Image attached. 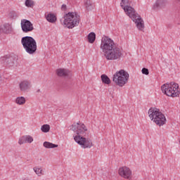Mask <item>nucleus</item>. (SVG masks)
I'll return each instance as SVG.
<instances>
[{"mask_svg":"<svg viewBox=\"0 0 180 180\" xmlns=\"http://www.w3.org/2000/svg\"><path fill=\"white\" fill-rule=\"evenodd\" d=\"M101 49L104 57L108 60H118L122 57V49L115 44V41L109 37H104L101 39Z\"/></svg>","mask_w":180,"mask_h":180,"instance_id":"f257e3e1","label":"nucleus"},{"mask_svg":"<svg viewBox=\"0 0 180 180\" xmlns=\"http://www.w3.org/2000/svg\"><path fill=\"white\" fill-rule=\"evenodd\" d=\"M71 129L73 131H76L77 135L73 136L74 140L82 148H91L94 146L92 140L89 138V131L85 124L77 122L73 124Z\"/></svg>","mask_w":180,"mask_h":180,"instance_id":"f03ea898","label":"nucleus"},{"mask_svg":"<svg viewBox=\"0 0 180 180\" xmlns=\"http://www.w3.org/2000/svg\"><path fill=\"white\" fill-rule=\"evenodd\" d=\"M121 6L124 9L125 13L129 16V18L134 22L136 25L137 29L139 30H143L144 29V21L141 17L134 11L133 7L130 6V3L129 0H121Z\"/></svg>","mask_w":180,"mask_h":180,"instance_id":"7ed1b4c3","label":"nucleus"},{"mask_svg":"<svg viewBox=\"0 0 180 180\" xmlns=\"http://www.w3.org/2000/svg\"><path fill=\"white\" fill-rule=\"evenodd\" d=\"M161 89L162 92L167 96H170L171 98H178L179 96V84L174 82L162 84Z\"/></svg>","mask_w":180,"mask_h":180,"instance_id":"20e7f679","label":"nucleus"},{"mask_svg":"<svg viewBox=\"0 0 180 180\" xmlns=\"http://www.w3.org/2000/svg\"><path fill=\"white\" fill-rule=\"evenodd\" d=\"M63 18V25L68 29H74V27L79 25V20H81V17L75 12L68 13L64 15Z\"/></svg>","mask_w":180,"mask_h":180,"instance_id":"39448f33","label":"nucleus"},{"mask_svg":"<svg viewBox=\"0 0 180 180\" xmlns=\"http://www.w3.org/2000/svg\"><path fill=\"white\" fill-rule=\"evenodd\" d=\"M21 44L28 54H34L37 51V43L32 37H23L21 39Z\"/></svg>","mask_w":180,"mask_h":180,"instance_id":"423d86ee","label":"nucleus"},{"mask_svg":"<svg viewBox=\"0 0 180 180\" xmlns=\"http://www.w3.org/2000/svg\"><path fill=\"white\" fill-rule=\"evenodd\" d=\"M129 73L124 70L117 71L112 76V81L118 86H124L129 81Z\"/></svg>","mask_w":180,"mask_h":180,"instance_id":"0eeeda50","label":"nucleus"},{"mask_svg":"<svg viewBox=\"0 0 180 180\" xmlns=\"http://www.w3.org/2000/svg\"><path fill=\"white\" fill-rule=\"evenodd\" d=\"M21 29L23 33H30V32H33V30H34L32 22L25 19L21 20Z\"/></svg>","mask_w":180,"mask_h":180,"instance_id":"6e6552de","label":"nucleus"},{"mask_svg":"<svg viewBox=\"0 0 180 180\" xmlns=\"http://www.w3.org/2000/svg\"><path fill=\"white\" fill-rule=\"evenodd\" d=\"M118 174L125 179H131V170L127 167H122L120 168Z\"/></svg>","mask_w":180,"mask_h":180,"instance_id":"1a4fd4ad","label":"nucleus"},{"mask_svg":"<svg viewBox=\"0 0 180 180\" xmlns=\"http://www.w3.org/2000/svg\"><path fill=\"white\" fill-rule=\"evenodd\" d=\"M13 30L12 25L9 23H6L0 26V33L10 34V33H12Z\"/></svg>","mask_w":180,"mask_h":180,"instance_id":"9d476101","label":"nucleus"},{"mask_svg":"<svg viewBox=\"0 0 180 180\" xmlns=\"http://www.w3.org/2000/svg\"><path fill=\"white\" fill-rule=\"evenodd\" d=\"M167 6V1L165 0H158L153 6L155 11H158L160 9H164Z\"/></svg>","mask_w":180,"mask_h":180,"instance_id":"9b49d317","label":"nucleus"},{"mask_svg":"<svg viewBox=\"0 0 180 180\" xmlns=\"http://www.w3.org/2000/svg\"><path fill=\"white\" fill-rule=\"evenodd\" d=\"M19 86L21 92H26V91H29L32 88V84L29 81L24 80L20 83Z\"/></svg>","mask_w":180,"mask_h":180,"instance_id":"f8f14e48","label":"nucleus"},{"mask_svg":"<svg viewBox=\"0 0 180 180\" xmlns=\"http://www.w3.org/2000/svg\"><path fill=\"white\" fill-rule=\"evenodd\" d=\"M84 8L88 12H89V11L95 9V3H94L92 0H84Z\"/></svg>","mask_w":180,"mask_h":180,"instance_id":"ddd939ff","label":"nucleus"},{"mask_svg":"<svg viewBox=\"0 0 180 180\" xmlns=\"http://www.w3.org/2000/svg\"><path fill=\"white\" fill-rule=\"evenodd\" d=\"M56 74L58 77H70L71 75V72L67 69H58L56 70Z\"/></svg>","mask_w":180,"mask_h":180,"instance_id":"4468645a","label":"nucleus"},{"mask_svg":"<svg viewBox=\"0 0 180 180\" xmlns=\"http://www.w3.org/2000/svg\"><path fill=\"white\" fill-rule=\"evenodd\" d=\"M32 141H33V137H32L31 136L27 135L21 137L18 141V143L20 145H22V144H25V143H30Z\"/></svg>","mask_w":180,"mask_h":180,"instance_id":"2eb2a0df","label":"nucleus"},{"mask_svg":"<svg viewBox=\"0 0 180 180\" xmlns=\"http://www.w3.org/2000/svg\"><path fill=\"white\" fill-rule=\"evenodd\" d=\"M159 111L160 110L155 108H151L149 109L148 115L150 120H154L155 117L156 116Z\"/></svg>","mask_w":180,"mask_h":180,"instance_id":"dca6fc26","label":"nucleus"},{"mask_svg":"<svg viewBox=\"0 0 180 180\" xmlns=\"http://www.w3.org/2000/svg\"><path fill=\"white\" fill-rule=\"evenodd\" d=\"M46 19L50 23H55L57 20V17L53 13H49L46 15Z\"/></svg>","mask_w":180,"mask_h":180,"instance_id":"f3484780","label":"nucleus"},{"mask_svg":"<svg viewBox=\"0 0 180 180\" xmlns=\"http://www.w3.org/2000/svg\"><path fill=\"white\" fill-rule=\"evenodd\" d=\"M167 122V119L165 118V115H163V119L161 117H159L157 120H155V124L158 126H164V124Z\"/></svg>","mask_w":180,"mask_h":180,"instance_id":"a211bd4d","label":"nucleus"},{"mask_svg":"<svg viewBox=\"0 0 180 180\" xmlns=\"http://www.w3.org/2000/svg\"><path fill=\"white\" fill-rule=\"evenodd\" d=\"M89 43H91V44L95 42V40L96 39V34L95 32H90L88 34L87 37Z\"/></svg>","mask_w":180,"mask_h":180,"instance_id":"6ab92c4d","label":"nucleus"},{"mask_svg":"<svg viewBox=\"0 0 180 180\" xmlns=\"http://www.w3.org/2000/svg\"><path fill=\"white\" fill-rule=\"evenodd\" d=\"M15 103H17V105H25V103H26V98L23 96L17 97Z\"/></svg>","mask_w":180,"mask_h":180,"instance_id":"aec40b11","label":"nucleus"},{"mask_svg":"<svg viewBox=\"0 0 180 180\" xmlns=\"http://www.w3.org/2000/svg\"><path fill=\"white\" fill-rule=\"evenodd\" d=\"M3 60H5V62L9 65V67H13L15 63V59L13 57H9L7 58H3Z\"/></svg>","mask_w":180,"mask_h":180,"instance_id":"412c9836","label":"nucleus"},{"mask_svg":"<svg viewBox=\"0 0 180 180\" xmlns=\"http://www.w3.org/2000/svg\"><path fill=\"white\" fill-rule=\"evenodd\" d=\"M44 147H45V148H57V147H58V145H56L53 143L45 141L44 143Z\"/></svg>","mask_w":180,"mask_h":180,"instance_id":"4be33fe9","label":"nucleus"},{"mask_svg":"<svg viewBox=\"0 0 180 180\" xmlns=\"http://www.w3.org/2000/svg\"><path fill=\"white\" fill-rule=\"evenodd\" d=\"M101 81L103 84H105L106 85H109V84H110V79L106 75H101Z\"/></svg>","mask_w":180,"mask_h":180,"instance_id":"5701e85b","label":"nucleus"},{"mask_svg":"<svg viewBox=\"0 0 180 180\" xmlns=\"http://www.w3.org/2000/svg\"><path fill=\"white\" fill-rule=\"evenodd\" d=\"M41 131L43 133H49L50 131V125L49 124H44L41 127Z\"/></svg>","mask_w":180,"mask_h":180,"instance_id":"b1692460","label":"nucleus"},{"mask_svg":"<svg viewBox=\"0 0 180 180\" xmlns=\"http://www.w3.org/2000/svg\"><path fill=\"white\" fill-rule=\"evenodd\" d=\"M33 170L34 171L35 174L38 175V176H41V175H43V169H41V168L34 167Z\"/></svg>","mask_w":180,"mask_h":180,"instance_id":"393cba45","label":"nucleus"},{"mask_svg":"<svg viewBox=\"0 0 180 180\" xmlns=\"http://www.w3.org/2000/svg\"><path fill=\"white\" fill-rule=\"evenodd\" d=\"M25 6L27 8H33V6H34V2L32 0H26Z\"/></svg>","mask_w":180,"mask_h":180,"instance_id":"a878e982","label":"nucleus"},{"mask_svg":"<svg viewBox=\"0 0 180 180\" xmlns=\"http://www.w3.org/2000/svg\"><path fill=\"white\" fill-rule=\"evenodd\" d=\"M159 117H161V119H164V114L159 111L157 115H155V118L153 120L154 123H155V120H157Z\"/></svg>","mask_w":180,"mask_h":180,"instance_id":"bb28decb","label":"nucleus"},{"mask_svg":"<svg viewBox=\"0 0 180 180\" xmlns=\"http://www.w3.org/2000/svg\"><path fill=\"white\" fill-rule=\"evenodd\" d=\"M9 16L11 19H16L18 18V15L13 11L10 13Z\"/></svg>","mask_w":180,"mask_h":180,"instance_id":"cd10ccee","label":"nucleus"},{"mask_svg":"<svg viewBox=\"0 0 180 180\" xmlns=\"http://www.w3.org/2000/svg\"><path fill=\"white\" fill-rule=\"evenodd\" d=\"M141 72H142V74H143L144 75H148L150 74V72L146 68H142Z\"/></svg>","mask_w":180,"mask_h":180,"instance_id":"c85d7f7f","label":"nucleus"},{"mask_svg":"<svg viewBox=\"0 0 180 180\" xmlns=\"http://www.w3.org/2000/svg\"><path fill=\"white\" fill-rule=\"evenodd\" d=\"M61 10L62 11H67V5L63 4L61 6Z\"/></svg>","mask_w":180,"mask_h":180,"instance_id":"c756f323","label":"nucleus"},{"mask_svg":"<svg viewBox=\"0 0 180 180\" xmlns=\"http://www.w3.org/2000/svg\"><path fill=\"white\" fill-rule=\"evenodd\" d=\"M179 2H180V0H177Z\"/></svg>","mask_w":180,"mask_h":180,"instance_id":"7c9ffc66","label":"nucleus"}]
</instances>
